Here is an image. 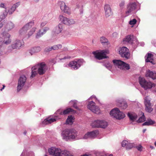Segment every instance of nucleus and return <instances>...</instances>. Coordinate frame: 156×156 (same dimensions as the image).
Listing matches in <instances>:
<instances>
[{
	"label": "nucleus",
	"mask_w": 156,
	"mask_h": 156,
	"mask_svg": "<svg viewBox=\"0 0 156 156\" xmlns=\"http://www.w3.org/2000/svg\"><path fill=\"white\" fill-rule=\"evenodd\" d=\"M77 132L74 129H66L62 131L61 135L62 139L68 141L77 139Z\"/></svg>",
	"instance_id": "nucleus-1"
},
{
	"label": "nucleus",
	"mask_w": 156,
	"mask_h": 156,
	"mask_svg": "<svg viewBox=\"0 0 156 156\" xmlns=\"http://www.w3.org/2000/svg\"><path fill=\"white\" fill-rule=\"evenodd\" d=\"M126 14L128 16L133 12H136L140 9V5L137 2H130L127 5Z\"/></svg>",
	"instance_id": "nucleus-2"
},
{
	"label": "nucleus",
	"mask_w": 156,
	"mask_h": 156,
	"mask_svg": "<svg viewBox=\"0 0 156 156\" xmlns=\"http://www.w3.org/2000/svg\"><path fill=\"white\" fill-rule=\"evenodd\" d=\"M112 62L116 68L122 70H128L130 69L129 65L120 60H113Z\"/></svg>",
	"instance_id": "nucleus-3"
},
{
	"label": "nucleus",
	"mask_w": 156,
	"mask_h": 156,
	"mask_svg": "<svg viewBox=\"0 0 156 156\" xmlns=\"http://www.w3.org/2000/svg\"><path fill=\"white\" fill-rule=\"evenodd\" d=\"M110 114L111 116L118 119H122L125 117V114L116 108L112 109L110 111Z\"/></svg>",
	"instance_id": "nucleus-4"
},
{
	"label": "nucleus",
	"mask_w": 156,
	"mask_h": 156,
	"mask_svg": "<svg viewBox=\"0 0 156 156\" xmlns=\"http://www.w3.org/2000/svg\"><path fill=\"white\" fill-rule=\"evenodd\" d=\"M34 22L30 21L25 25L19 31V34L24 38H26L27 32L28 30L30 28L34 25Z\"/></svg>",
	"instance_id": "nucleus-5"
},
{
	"label": "nucleus",
	"mask_w": 156,
	"mask_h": 156,
	"mask_svg": "<svg viewBox=\"0 0 156 156\" xmlns=\"http://www.w3.org/2000/svg\"><path fill=\"white\" fill-rule=\"evenodd\" d=\"M139 81L141 86L145 90L151 89L154 86V84L150 82L147 81L144 78L142 77H139Z\"/></svg>",
	"instance_id": "nucleus-6"
},
{
	"label": "nucleus",
	"mask_w": 156,
	"mask_h": 156,
	"mask_svg": "<svg viewBox=\"0 0 156 156\" xmlns=\"http://www.w3.org/2000/svg\"><path fill=\"white\" fill-rule=\"evenodd\" d=\"M108 125V123L104 120H97L94 121L91 124L93 127L105 128Z\"/></svg>",
	"instance_id": "nucleus-7"
},
{
	"label": "nucleus",
	"mask_w": 156,
	"mask_h": 156,
	"mask_svg": "<svg viewBox=\"0 0 156 156\" xmlns=\"http://www.w3.org/2000/svg\"><path fill=\"white\" fill-rule=\"evenodd\" d=\"M92 53L94 55L96 58L98 60H101L108 58V56L106 55L108 53V50H105L101 51L100 52L94 51Z\"/></svg>",
	"instance_id": "nucleus-8"
},
{
	"label": "nucleus",
	"mask_w": 156,
	"mask_h": 156,
	"mask_svg": "<svg viewBox=\"0 0 156 156\" xmlns=\"http://www.w3.org/2000/svg\"><path fill=\"white\" fill-rule=\"evenodd\" d=\"M34 66L37 67L36 70H37L38 73L40 75H42L44 74L47 69V66L44 62L39 63Z\"/></svg>",
	"instance_id": "nucleus-9"
},
{
	"label": "nucleus",
	"mask_w": 156,
	"mask_h": 156,
	"mask_svg": "<svg viewBox=\"0 0 156 156\" xmlns=\"http://www.w3.org/2000/svg\"><path fill=\"white\" fill-rule=\"evenodd\" d=\"M27 80L26 76L23 75L21 76L18 80V85L17 86V91L19 92L23 87Z\"/></svg>",
	"instance_id": "nucleus-10"
},
{
	"label": "nucleus",
	"mask_w": 156,
	"mask_h": 156,
	"mask_svg": "<svg viewBox=\"0 0 156 156\" xmlns=\"http://www.w3.org/2000/svg\"><path fill=\"white\" fill-rule=\"evenodd\" d=\"M83 61V59H80L76 61H72L69 63V66L71 67L72 69H77L82 65Z\"/></svg>",
	"instance_id": "nucleus-11"
},
{
	"label": "nucleus",
	"mask_w": 156,
	"mask_h": 156,
	"mask_svg": "<svg viewBox=\"0 0 156 156\" xmlns=\"http://www.w3.org/2000/svg\"><path fill=\"white\" fill-rule=\"evenodd\" d=\"M60 20L64 24L67 25H70L75 23V21L73 19H69L62 15L59 16Z\"/></svg>",
	"instance_id": "nucleus-12"
},
{
	"label": "nucleus",
	"mask_w": 156,
	"mask_h": 156,
	"mask_svg": "<svg viewBox=\"0 0 156 156\" xmlns=\"http://www.w3.org/2000/svg\"><path fill=\"white\" fill-rule=\"evenodd\" d=\"M129 49L125 47H122L119 49V53L121 56L128 59L130 56Z\"/></svg>",
	"instance_id": "nucleus-13"
},
{
	"label": "nucleus",
	"mask_w": 156,
	"mask_h": 156,
	"mask_svg": "<svg viewBox=\"0 0 156 156\" xmlns=\"http://www.w3.org/2000/svg\"><path fill=\"white\" fill-rule=\"evenodd\" d=\"M95 104L94 102L90 101L87 105V108L93 112L98 114L99 113V109L98 107L95 106Z\"/></svg>",
	"instance_id": "nucleus-14"
},
{
	"label": "nucleus",
	"mask_w": 156,
	"mask_h": 156,
	"mask_svg": "<svg viewBox=\"0 0 156 156\" xmlns=\"http://www.w3.org/2000/svg\"><path fill=\"white\" fill-rule=\"evenodd\" d=\"M3 41L2 42L3 44L8 45L11 43L12 40L10 39V35L8 33L3 32L2 33Z\"/></svg>",
	"instance_id": "nucleus-15"
},
{
	"label": "nucleus",
	"mask_w": 156,
	"mask_h": 156,
	"mask_svg": "<svg viewBox=\"0 0 156 156\" xmlns=\"http://www.w3.org/2000/svg\"><path fill=\"white\" fill-rule=\"evenodd\" d=\"M59 5L62 11L68 14H70L71 12L70 9L69 7L66 5V3L65 2L63 1H60L59 2Z\"/></svg>",
	"instance_id": "nucleus-16"
},
{
	"label": "nucleus",
	"mask_w": 156,
	"mask_h": 156,
	"mask_svg": "<svg viewBox=\"0 0 156 156\" xmlns=\"http://www.w3.org/2000/svg\"><path fill=\"white\" fill-rule=\"evenodd\" d=\"M48 152L51 155L54 156H60L61 150L59 148L51 147L48 149Z\"/></svg>",
	"instance_id": "nucleus-17"
},
{
	"label": "nucleus",
	"mask_w": 156,
	"mask_h": 156,
	"mask_svg": "<svg viewBox=\"0 0 156 156\" xmlns=\"http://www.w3.org/2000/svg\"><path fill=\"white\" fill-rule=\"evenodd\" d=\"M123 41H126L131 44L133 43H134L133 42L135 41L136 44H138L137 39L133 35H130L126 36V37L123 39Z\"/></svg>",
	"instance_id": "nucleus-18"
},
{
	"label": "nucleus",
	"mask_w": 156,
	"mask_h": 156,
	"mask_svg": "<svg viewBox=\"0 0 156 156\" xmlns=\"http://www.w3.org/2000/svg\"><path fill=\"white\" fill-rule=\"evenodd\" d=\"M62 26V24L59 23L58 26L55 27V30L53 31L52 32V34L53 37L56 36L62 32L63 29Z\"/></svg>",
	"instance_id": "nucleus-19"
},
{
	"label": "nucleus",
	"mask_w": 156,
	"mask_h": 156,
	"mask_svg": "<svg viewBox=\"0 0 156 156\" xmlns=\"http://www.w3.org/2000/svg\"><path fill=\"white\" fill-rule=\"evenodd\" d=\"M23 41L16 39L12 44L15 49H18L20 48L21 46L23 44Z\"/></svg>",
	"instance_id": "nucleus-20"
},
{
	"label": "nucleus",
	"mask_w": 156,
	"mask_h": 156,
	"mask_svg": "<svg viewBox=\"0 0 156 156\" xmlns=\"http://www.w3.org/2000/svg\"><path fill=\"white\" fill-rule=\"evenodd\" d=\"M104 10L105 16L106 17H109L112 14V10L110 5L108 4H105L104 6Z\"/></svg>",
	"instance_id": "nucleus-21"
},
{
	"label": "nucleus",
	"mask_w": 156,
	"mask_h": 156,
	"mask_svg": "<svg viewBox=\"0 0 156 156\" xmlns=\"http://www.w3.org/2000/svg\"><path fill=\"white\" fill-rule=\"evenodd\" d=\"M73 110L71 108H68L63 111L62 109L58 110L56 112L57 115H65L69 113L70 112H72Z\"/></svg>",
	"instance_id": "nucleus-22"
},
{
	"label": "nucleus",
	"mask_w": 156,
	"mask_h": 156,
	"mask_svg": "<svg viewBox=\"0 0 156 156\" xmlns=\"http://www.w3.org/2000/svg\"><path fill=\"white\" fill-rule=\"evenodd\" d=\"M20 5V3L18 2L14 4L11 7L9 8L7 12L8 13L9 15L12 14L15 10L16 8H17Z\"/></svg>",
	"instance_id": "nucleus-23"
},
{
	"label": "nucleus",
	"mask_w": 156,
	"mask_h": 156,
	"mask_svg": "<svg viewBox=\"0 0 156 156\" xmlns=\"http://www.w3.org/2000/svg\"><path fill=\"white\" fill-rule=\"evenodd\" d=\"M117 105L122 109H125L127 107V105L126 102L121 101L120 100H117L116 101Z\"/></svg>",
	"instance_id": "nucleus-24"
},
{
	"label": "nucleus",
	"mask_w": 156,
	"mask_h": 156,
	"mask_svg": "<svg viewBox=\"0 0 156 156\" xmlns=\"http://www.w3.org/2000/svg\"><path fill=\"white\" fill-rule=\"evenodd\" d=\"M146 76L149 77L154 80L156 79V72L151 71L150 70H147L146 73Z\"/></svg>",
	"instance_id": "nucleus-25"
},
{
	"label": "nucleus",
	"mask_w": 156,
	"mask_h": 156,
	"mask_svg": "<svg viewBox=\"0 0 156 156\" xmlns=\"http://www.w3.org/2000/svg\"><path fill=\"white\" fill-rule=\"evenodd\" d=\"M56 121L55 118H51L50 117L47 118L42 122V124L44 125H48Z\"/></svg>",
	"instance_id": "nucleus-26"
},
{
	"label": "nucleus",
	"mask_w": 156,
	"mask_h": 156,
	"mask_svg": "<svg viewBox=\"0 0 156 156\" xmlns=\"http://www.w3.org/2000/svg\"><path fill=\"white\" fill-rule=\"evenodd\" d=\"M41 48L40 47H35L32 48L30 50L29 52L31 55L37 53L41 51Z\"/></svg>",
	"instance_id": "nucleus-27"
},
{
	"label": "nucleus",
	"mask_w": 156,
	"mask_h": 156,
	"mask_svg": "<svg viewBox=\"0 0 156 156\" xmlns=\"http://www.w3.org/2000/svg\"><path fill=\"white\" fill-rule=\"evenodd\" d=\"M6 24H5V27L8 31L11 30L14 27V24L11 22L7 23L6 22Z\"/></svg>",
	"instance_id": "nucleus-28"
},
{
	"label": "nucleus",
	"mask_w": 156,
	"mask_h": 156,
	"mask_svg": "<svg viewBox=\"0 0 156 156\" xmlns=\"http://www.w3.org/2000/svg\"><path fill=\"white\" fill-rule=\"evenodd\" d=\"M152 55L151 53H148L147 56H145V61L146 62H150L152 64H154L153 62V59L152 58Z\"/></svg>",
	"instance_id": "nucleus-29"
},
{
	"label": "nucleus",
	"mask_w": 156,
	"mask_h": 156,
	"mask_svg": "<svg viewBox=\"0 0 156 156\" xmlns=\"http://www.w3.org/2000/svg\"><path fill=\"white\" fill-rule=\"evenodd\" d=\"M128 116L129 118L132 121H134L137 118V115L135 113L131 114L128 113Z\"/></svg>",
	"instance_id": "nucleus-30"
},
{
	"label": "nucleus",
	"mask_w": 156,
	"mask_h": 156,
	"mask_svg": "<svg viewBox=\"0 0 156 156\" xmlns=\"http://www.w3.org/2000/svg\"><path fill=\"white\" fill-rule=\"evenodd\" d=\"M36 66H34L31 68V75L30 77V78H32L34 77L38 73L37 70H36Z\"/></svg>",
	"instance_id": "nucleus-31"
},
{
	"label": "nucleus",
	"mask_w": 156,
	"mask_h": 156,
	"mask_svg": "<svg viewBox=\"0 0 156 156\" xmlns=\"http://www.w3.org/2000/svg\"><path fill=\"white\" fill-rule=\"evenodd\" d=\"M89 133L90 138H94L98 134V131L95 130L89 132Z\"/></svg>",
	"instance_id": "nucleus-32"
},
{
	"label": "nucleus",
	"mask_w": 156,
	"mask_h": 156,
	"mask_svg": "<svg viewBox=\"0 0 156 156\" xmlns=\"http://www.w3.org/2000/svg\"><path fill=\"white\" fill-rule=\"evenodd\" d=\"M155 121L152 120L151 119H147V121L143 124V126H150L155 123Z\"/></svg>",
	"instance_id": "nucleus-33"
},
{
	"label": "nucleus",
	"mask_w": 156,
	"mask_h": 156,
	"mask_svg": "<svg viewBox=\"0 0 156 156\" xmlns=\"http://www.w3.org/2000/svg\"><path fill=\"white\" fill-rule=\"evenodd\" d=\"M151 99L149 96H148L145 97L144 98V104L145 105H151L152 104L151 103Z\"/></svg>",
	"instance_id": "nucleus-34"
},
{
	"label": "nucleus",
	"mask_w": 156,
	"mask_h": 156,
	"mask_svg": "<svg viewBox=\"0 0 156 156\" xmlns=\"http://www.w3.org/2000/svg\"><path fill=\"white\" fill-rule=\"evenodd\" d=\"M72 155L67 150H64L62 151L61 153L60 156H71Z\"/></svg>",
	"instance_id": "nucleus-35"
},
{
	"label": "nucleus",
	"mask_w": 156,
	"mask_h": 156,
	"mask_svg": "<svg viewBox=\"0 0 156 156\" xmlns=\"http://www.w3.org/2000/svg\"><path fill=\"white\" fill-rule=\"evenodd\" d=\"M73 117L72 115L68 116L66 121L67 124H72L73 123Z\"/></svg>",
	"instance_id": "nucleus-36"
},
{
	"label": "nucleus",
	"mask_w": 156,
	"mask_h": 156,
	"mask_svg": "<svg viewBox=\"0 0 156 156\" xmlns=\"http://www.w3.org/2000/svg\"><path fill=\"white\" fill-rule=\"evenodd\" d=\"M36 28L33 27L32 28L31 30L29 31L28 34H27L26 36V38L28 39L30 36H31L35 31L36 30Z\"/></svg>",
	"instance_id": "nucleus-37"
},
{
	"label": "nucleus",
	"mask_w": 156,
	"mask_h": 156,
	"mask_svg": "<svg viewBox=\"0 0 156 156\" xmlns=\"http://www.w3.org/2000/svg\"><path fill=\"white\" fill-rule=\"evenodd\" d=\"M145 106V110L146 112L150 113L153 110V108L152 107V104Z\"/></svg>",
	"instance_id": "nucleus-38"
},
{
	"label": "nucleus",
	"mask_w": 156,
	"mask_h": 156,
	"mask_svg": "<svg viewBox=\"0 0 156 156\" xmlns=\"http://www.w3.org/2000/svg\"><path fill=\"white\" fill-rule=\"evenodd\" d=\"M16 49L13 47L12 44L9 46L7 50V52L6 53V54H8V53L12 52L13 50Z\"/></svg>",
	"instance_id": "nucleus-39"
},
{
	"label": "nucleus",
	"mask_w": 156,
	"mask_h": 156,
	"mask_svg": "<svg viewBox=\"0 0 156 156\" xmlns=\"http://www.w3.org/2000/svg\"><path fill=\"white\" fill-rule=\"evenodd\" d=\"M7 14L6 8H5V12H3V13L0 16V18L2 20L5 19L7 16Z\"/></svg>",
	"instance_id": "nucleus-40"
},
{
	"label": "nucleus",
	"mask_w": 156,
	"mask_h": 156,
	"mask_svg": "<svg viewBox=\"0 0 156 156\" xmlns=\"http://www.w3.org/2000/svg\"><path fill=\"white\" fill-rule=\"evenodd\" d=\"M128 141L126 140H123L122 141V146L123 147H125L126 146V148H129L130 149L132 147V146H130L129 147H128Z\"/></svg>",
	"instance_id": "nucleus-41"
},
{
	"label": "nucleus",
	"mask_w": 156,
	"mask_h": 156,
	"mask_svg": "<svg viewBox=\"0 0 156 156\" xmlns=\"http://www.w3.org/2000/svg\"><path fill=\"white\" fill-rule=\"evenodd\" d=\"M103 65L108 69L110 70L112 69V66L111 64L108 62L103 64Z\"/></svg>",
	"instance_id": "nucleus-42"
},
{
	"label": "nucleus",
	"mask_w": 156,
	"mask_h": 156,
	"mask_svg": "<svg viewBox=\"0 0 156 156\" xmlns=\"http://www.w3.org/2000/svg\"><path fill=\"white\" fill-rule=\"evenodd\" d=\"M62 47V45L60 44L54 45L52 46H51V48H52V49L53 50H58L59 49L61 48Z\"/></svg>",
	"instance_id": "nucleus-43"
},
{
	"label": "nucleus",
	"mask_w": 156,
	"mask_h": 156,
	"mask_svg": "<svg viewBox=\"0 0 156 156\" xmlns=\"http://www.w3.org/2000/svg\"><path fill=\"white\" fill-rule=\"evenodd\" d=\"M143 115L140 117L137 121L138 122H143L145 120V117L144 115V113H143Z\"/></svg>",
	"instance_id": "nucleus-44"
},
{
	"label": "nucleus",
	"mask_w": 156,
	"mask_h": 156,
	"mask_svg": "<svg viewBox=\"0 0 156 156\" xmlns=\"http://www.w3.org/2000/svg\"><path fill=\"white\" fill-rule=\"evenodd\" d=\"M100 41L103 44H104L108 42V40L105 37H102L100 38Z\"/></svg>",
	"instance_id": "nucleus-45"
},
{
	"label": "nucleus",
	"mask_w": 156,
	"mask_h": 156,
	"mask_svg": "<svg viewBox=\"0 0 156 156\" xmlns=\"http://www.w3.org/2000/svg\"><path fill=\"white\" fill-rule=\"evenodd\" d=\"M77 101L76 100H72L70 102V103L73 104V107L76 109H78V108L76 105Z\"/></svg>",
	"instance_id": "nucleus-46"
},
{
	"label": "nucleus",
	"mask_w": 156,
	"mask_h": 156,
	"mask_svg": "<svg viewBox=\"0 0 156 156\" xmlns=\"http://www.w3.org/2000/svg\"><path fill=\"white\" fill-rule=\"evenodd\" d=\"M44 33H42V32H41V30H39V32L37 34V35L36 36V38H39Z\"/></svg>",
	"instance_id": "nucleus-47"
},
{
	"label": "nucleus",
	"mask_w": 156,
	"mask_h": 156,
	"mask_svg": "<svg viewBox=\"0 0 156 156\" xmlns=\"http://www.w3.org/2000/svg\"><path fill=\"white\" fill-rule=\"evenodd\" d=\"M135 148L140 151H141L143 149V147L140 144H139L138 145L136 146Z\"/></svg>",
	"instance_id": "nucleus-48"
},
{
	"label": "nucleus",
	"mask_w": 156,
	"mask_h": 156,
	"mask_svg": "<svg viewBox=\"0 0 156 156\" xmlns=\"http://www.w3.org/2000/svg\"><path fill=\"white\" fill-rule=\"evenodd\" d=\"M52 50H53V49L52 48H51V47H48L45 48L44 51L45 52H49Z\"/></svg>",
	"instance_id": "nucleus-49"
},
{
	"label": "nucleus",
	"mask_w": 156,
	"mask_h": 156,
	"mask_svg": "<svg viewBox=\"0 0 156 156\" xmlns=\"http://www.w3.org/2000/svg\"><path fill=\"white\" fill-rule=\"evenodd\" d=\"M136 20L135 19H134L129 22V24L130 25H134L136 23Z\"/></svg>",
	"instance_id": "nucleus-50"
},
{
	"label": "nucleus",
	"mask_w": 156,
	"mask_h": 156,
	"mask_svg": "<svg viewBox=\"0 0 156 156\" xmlns=\"http://www.w3.org/2000/svg\"><path fill=\"white\" fill-rule=\"evenodd\" d=\"M125 2L122 1L119 4V6L121 9H122L125 5Z\"/></svg>",
	"instance_id": "nucleus-51"
},
{
	"label": "nucleus",
	"mask_w": 156,
	"mask_h": 156,
	"mask_svg": "<svg viewBox=\"0 0 156 156\" xmlns=\"http://www.w3.org/2000/svg\"><path fill=\"white\" fill-rule=\"evenodd\" d=\"M88 138H90L89 136V132L88 133H86L83 137V139H87Z\"/></svg>",
	"instance_id": "nucleus-52"
},
{
	"label": "nucleus",
	"mask_w": 156,
	"mask_h": 156,
	"mask_svg": "<svg viewBox=\"0 0 156 156\" xmlns=\"http://www.w3.org/2000/svg\"><path fill=\"white\" fill-rule=\"evenodd\" d=\"M6 23V21L5 20H3L1 23H0V29L4 25H5V24Z\"/></svg>",
	"instance_id": "nucleus-53"
},
{
	"label": "nucleus",
	"mask_w": 156,
	"mask_h": 156,
	"mask_svg": "<svg viewBox=\"0 0 156 156\" xmlns=\"http://www.w3.org/2000/svg\"><path fill=\"white\" fill-rule=\"evenodd\" d=\"M47 23V21H44L41 23L40 25V27H44Z\"/></svg>",
	"instance_id": "nucleus-54"
},
{
	"label": "nucleus",
	"mask_w": 156,
	"mask_h": 156,
	"mask_svg": "<svg viewBox=\"0 0 156 156\" xmlns=\"http://www.w3.org/2000/svg\"><path fill=\"white\" fill-rule=\"evenodd\" d=\"M49 27H45L43 29V32H42V33H44V34L46 33V32L49 30Z\"/></svg>",
	"instance_id": "nucleus-55"
},
{
	"label": "nucleus",
	"mask_w": 156,
	"mask_h": 156,
	"mask_svg": "<svg viewBox=\"0 0 156 156\" xmlns=\"http://www.w3.org/2000/svg\"><path fill=\"white\" fill-rule=\"evenodd\" d=\"M70 58H71L70 56H65V57H64V58H59V59L60 60H64V59H66Z\"/></svg>",
	"instance_id": "nucleus-56"
},
{
	"label": "nucleus",
	"mask_w": 156,
	"mask_h": 156,
	"mask_svg": "<svg viewBox=\"0 0 156 156\" xmlns=\"http://www.w3.org/2000/svg\"><path fill=\"white\" fill-rule=\"evenodd\" d=\"M0 7L2 8H5V4L3 3H1L0 4Z\"/></svg>",
	"instance_id": "nucleus-57"
},
{
	"label": "nucleus",
	"mask_w": 156,
	"mask_h": 156,
	"mask_svg": "<svg viewBox=\"0 0 156 156\" xmlns=\"http://www.w3.org/2000/svg\"><path fill=\"white\" fill-rule=\"evenodd\" d=\"M68 50V48L67 47H64L63 48V51H67Z\"/></svg>",
	"instance_id": "nucleus-58"
},
{
	"label": "nucleus",
	"mask_w": 156,
	"mask_h": 156,
	"mask_svg": "<svg viewBox=\"0 0 156 156\" xmlns=\"http://www.w3.org/2000/svg\"><path fill=\"white\" fill-rule=\"evenodd\" d=\"M5 87V86L4 85H3V87L0 89L1 91H2L3 89Z\"/></svg>",
	"instance_id": "nucleus-59"
},
{
	"label": "nucleus",
	"mask_w": 156,
	"mask_h": 156,
	"mask_svg": "<svg viewBox=\"0 0 156 156\" xmlns=\"http://www.w3.org/2000/svg\"><path fill=\"white\" fill-rule=\"evenodd\" d=\"M89 154L87 153H86L85 154L83 155L82 156H88Z\"/></svg>",
	"instance_id": "nucleus-60"
},
{
	"label": "nucleus",
	"mask_w": 156,
	"mask_h": 156,
	"mask_svg": "<svg viewBox=\"0 0 156 156\" xmlns=\"http://www.w3.org/2000/svg\"><path fill=\"white\" fill-rule=\"evenodd\" d=\"M93 98H96V96H95L92 95L90 97V98L91 99H92Z\"/></svg>",
	"instance_id": "nucleus-61"
},
{
	"label": "nucleus",
	"mask_w": 156,
	"mask_h": 156,
	"mask_svg": "<svg viewBox=\"0 0 156 156\" xmlns=\"http://www.w3.org/2000/svg\"><path fill=\"white\" fill-rule=\"evenodd\" d=\"M150 147L152 149H154V147L153 146H150Z\"/></svg>",
	"instance_id": "nucleus-62"
},
{
	"label": "nucleus",
	"mask_w": 156,
	"mask_h": 156,
	"mask_svg": "<svg viewBox=\"0 0 156 156\" xmlns=\"http://www.w3.org/2000/svg\"><path fill=\"white\" fill-rule=\"evenodd\" d=\"M141 45L142 46H144V42H142L141 43Z\"/></svg>",
	"instance_id": "nucleus-63"
},
{
	"label": "nucleus",
	"mask_w": 156,
	"mask_h": 156,
	"mask_svg": "<svg viewBox=\"0 0 156 156\" xmlns=\"http://www.w3.org/2000/svg\"><path fill=\"white\" fill-rule=\"evenodd\" d=\"M39 0H34V1L36 2H38Z\"/></svg>",
	"instance_id": "nucleus-64"
}]
</instances>
